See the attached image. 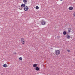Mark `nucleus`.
Returning <instances> with one entry per match:
<instances>
[{
  "label": "nucleus",
  "instance_id": "nucleus-5",
  "mask_svg": "<svg viewBox=\"0 0 75 75\" xmlns=\"http://www.w3.org/2000/svg\"><path fill=\"white\" fill-rule=\"evenodd\" d=\"M67 38V39H69V38H71V37H70V35L68 34L66 36Z\"/></svg>",
  "mask_w": 75,
  "mask_h": 75
},
{
  "label": "nucleus",
  "instance_id": "nucleus-4",
  "mask_svg": "<svg viewBox=\"0 0 75 75\" xmlns=\"http://www.w3.org/2000/svg\"><path fill=\"white\" fill-rule=\"evenodd\" d=\"M24 10L25 11H28V7L26 6L24 8Z\"/></svg>",
  "mask_w": 75,
  "mask_h": 75
},
{
  "label": "nucleus",
  "instance_id": "nucleus-9",
  "mask_svg": "<svg viewBox=\"0 0 75 75\" xmlns=\"http://www.w3.org/2000/svg\"><path fill=\"white\" fill-rule=\"evenodd\" d=\"M69 9L70 10H73V7H69Z\"/></svg>",
  "mask_w": 75,
  "mask_h": 75
},
{
  "label": "nucleus",
  "instance_id": "nucleus-12",
  "mask_svg": "<svg viewBox=\"0 0 75 75\" xmlns=\"http://www.w3.org/2000/svg\"><path fill=\"white\" fill-rule=\"evenodd\" d=\"M63 34L64 35H66V34H67V32H66L65 31H64V32H63Z\"/></svg>",
  "mask_w": 75,
  "mask_h": 75
},
{
  "label": "nucleus",
  "instance_id": "nucleus-3",
  "mask_svg": "<svg viewBox=\"0 0 75 75\" xmlns=\"http://www.w3.org/2000/svg\"><path fill=\"white\" fill-rule=\"evenodd\" d=\"M41 23L42 25H45V22L44 20H42L41 21Z\"/></svg>",
  "mask_w": 75,
  "mask_h": 75
},
{
  "label": "nucleus",
  "instance_id": "nucleus-15",
  "mask_svg": "<svg viewBox=\"0 0 75 75\" xmlns=\"http://www.w3.org/2000/svg\"><path fill=\"white\" fill-rule=\"evenodd\" d=\"M22 59H23V58H22V57H21L19 58L20 60H22Z\"/></svg>",
  "mask_w": 75,
  "mask_h": 75
},
{
  "label": "nucleus",
  "instance_id": "nucleus-18",
  "mask_svg": "<svg viewBox=\"0 0 75 75\" xmlns=\"http://www.w3.org/2000/svg\"><path fill=\"white\" fill-rule=\"evenodd\" d=\"M74 16L75 17V12L74 13V14H73Z\"/></svg>",
  "mask_w": 75,
  "mask_h": 75
},
{
  "label": "nucleus",
  "instance_id": "nucleus-17",
  "mask_svg": "<svg viewBox=\"0 0 75 75\" xmlns=\"http://www.w3.org/2000/svg\"><path fill=\"white\" fill-rule=\"evenodd\" d=\"M22 7H20L19 8V9H20V10H22Z\"/></svg>",
  "mask_w": 75,
  "mask_h": 75
},
{
  "label": "nucleus",
  "instance_id": "nucleus-6",
  "mask_svg": "<svg viewBox=\"0 0 75 75\" xmlns=\"http://www.w3.org/2000/svg\"><path fill=\"white\" fill-rule=\"evenodd\" d=\"M71 31V28H69L68 29V33H70Z\"/></svg>",
  "mask_w": 75,
  "mask_h": 75
},
{
  "label": "nucleus",
  "instance_id": "nucleus-20",
  "mask_svg": "<svg viewBox=\"0 0 75 75\" xmlns=\"http://www.w3.org/2000/svg\"><path fill=\"white\" fill-rule=\"evenodd\" d=\"M60 1H62L63 0H60Z\"/></svg>",
  "mask_w": 75,
  "mask_h": 75
},
{
  "label": "nucleus",
  "instance_id": "nucleus-16",
  "mask_svg": "<svg viewBox=\"0 0 75 75\" xmlns=\"http://www.w3.org/2000/svg\"><path fill=\"white\" fill-rule=\"evenodd\" d=\"M67 51H68V52H71V50H67Z\"/></svg>",
  "mask_w": 75,
  "mask_h": 75
},
{
  "label": "nucleus",
  "instance_id": "nucleus-13",
  "mask_svg": "<svg viewBox=\"0 0 75 75\" xmlns=\"http://www.w3.org/2000/svg\"><path fill=\"white\" fill-rule=\"evenodd\" d=\"M23 2H24V3H27V0H23Z\"/></svg>",
  "mask_w": 75,
  "mask_h": 75
},
{
  "label": "nucleus",
  "instance_id": "nucleus-8",
  "mask_svg": "<svg viewBox=\"0 0 75 75\" xmlns=\"http://www.w3.org/2000/svg\"><path fill=\"white\" fill-rule=\"evenodd\" d=\"M37 67V64H34L33 65V67L34 68H36Z\"/></svg>",
  "mask_w": 75,
  "mask_h": 75
},
{
  "label": "nucleus",
  "instance_id": "nucleus-11",
  "mask_svg": "<svg viewBox=\"0 0 75 75\" xmlns=\"http://www.w3.org/2000/svg\"><path fill=\"white\" fill-rule=\"evenodd\" d=\"M36 70L37 71H38L39 70V68L38 67H36L35 68Z\"/></svg>",
  "mask_w": 75,
  "mask_h": 75
},
{
  "label": "nucleus",
  "instance_id": "nucleus-2",
  "mask_svg": "<svg viewBox=\"0 0 75 75\" xmlns=\"http://www.w3.org/2000/svg\"><path fill=\"white\" fill-rule=\"evenodd\" d=\"M21 42L23 45L25 44V40H24V38H22L21 39Z\"/></svg>",
  "mask_w": 75,
  "mask_h": 75
},
{
  "label": "nucleus",
  "instance_id": "nucleus-10",
  "mask_svg": "<svg viewBox=\"0 0 75 75\" xmlns=\"http://www.w3.org/2000/svg\"><path fill=\"white\" fill-rule=\"evenodd\" d=\"M21 7H22V8H23V7H25V4H23L21 5Z\"/></svg>",
  "mask_w": 75,
  "mask_h": 75
},
{
  "label": "nucleus",
  "instance_id": "nucleus-1",
  "mask_svg": "<svg viewBox=\"0 0 75 75\" xmlns=\"http://www.w3.org/2000/svg\"><path fill=\"white\" fill-rule=\"evenodd\" d=\"M55 53L56 55H59L61 54V52L59 50H56L55 52Z\"/></svg>",
  "mask_w": 75,
  "mask_h": 75
},
{
  "label": "nucleus",
  "instance_id": "nucleus-19",
  "mask_svg": "<svg viewBox=\"0 0 75 75\" xmlns=\"http://www.w3.org/2000/svg\"><path fill=\"white\" fill-rule=\"evenodd\" d=\"M58 37V38H60V37L59 36H57Z\"/></svg>",
  "mask_w": 75,
  "mask_h": 75
},
{
  "label": "nucleus",
  "instance_id": "nucleus-14",
  "mask_svg": "<svg viewBox=\"0 0 75 75\" xmlns=\"http://www.w3.org/2000/svg\"><path fill=\"white\" fill-rule=\"evenodd\" d=\"M36 9H38V8H39V7H38V6H37L36 7Z\"/></svg>",
  "mask_w": 75,
  "mask_h": 75
},
{
  "label": "nucleus",
  "instance_id": "nucleus-7",
  "mask_svg": "<svg viewBox=\"0 0 75 75\" xmlns=\"http://www.w3.org/2000/svg\"><path fill=\"white\" fill-rule=\"evenodd\" d=\"M8 67V66L7 64H4L3 65V67H4V68H7Z\"/></svg>",
  "mask_w": 75,
  "mask_h": 75
}]
</instances>
